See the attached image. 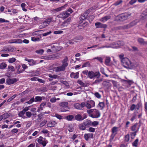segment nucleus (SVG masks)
<instances>
[{"label":"nucleus","mask_w":147,"mask_h":147,"mask_svg":"<svg viewBox=\"0 0 147 147\" xmlns=\"http://www.w3.org/2000/svg\"><path fill=\"white\" fill-rule=\"evenodd\" d=\"M12 51L11 49L7 47H4L1 50V52L3 53L8 52Z\"/></svg>","instance_id":"26"},{"label":"nucleus","mask_w":147,"mask_h":147,"mask_svg":"<svg viewBox=\"0 0 147 147\" xmlns=\"http://www.w3.org/2000/svg\"><path fill=\"white\" fill-rule=\"evenodd\" d=\"M99 124V122L98 121H95L93 122L91 121V126L95 127L98 125Z\"/></svg>","instance_id":"29"},{"label":"nucleus","mask_w":147,"mask_h":147,"mask_svg":"<svg viewBox=\"0 0 147 147\" xmlns=\"http://www.w3.org/2000/svg\"><path fill=\"white\" fill-rule=\"evenodd\" d=\"M94 16L93 15H91L89 16L88 17V19L89 22H90L92 21L94 19Z\"/></svg>","instance_id":"33"},{"label":"nucleus","mask_w":147,"mask_h":147,"mask_svg":"<svg viewBox=\"0 0 147 147\" xmlns=\"http://www.w3.org/2000/svg\"><path fill=\"white\" fill-rule=\"evenodd\" d=\"M36 52L37 54L42 55L44 52V50L42 49H39L36 51Z\"/></svg>","instance_id":"40"},{"label":"nucleus","mask_w":147,"mask_h":147,"mask_svg":"<svg viewBox=\"0 0 147 147\" xmlns=\"http://www.w3.org/2000/svg\"><path fill=\"white\" fill-rule=\"evenodd\" d=\"M142 16L143 18H146L147 17V11H143L142 14Z\"/></svg>","instance_id":"45"},{"label":"nucleus","mask_w":147,"mask_h":147,"mask_svg":"<svg viewBox=\"0 0 147 147\" xmlns=\"http://www.w3.org/2000/svg\"><path fill=\"white\" fill-rule=\"evenodd\" d=\"M9 21L7 20H5L4 19L2 18H0V23H2L3 22H8Z\"/></svg>","instance_id":"55"},{"label":"nucleus","mask_w":147,"mask_h":147,"mask_svg":"<svg viewBox=\"0 0 147 147\" xmlns=\"http://www.w3.org/2000/svg\"><path fill=\"white\" fill-rule=\"evenodd\" d=\"M137 24V22L136 21H134L130 23L123 25L122 26H119L116 27L115 30H125L129 29Z\"/></svg>","instance_id":"4"},{"label":"nucleus","mask_w":147,"mask_h":147,"mask_svg":"<svg viewBox=\"0 0 147 147\" xmlns=\"http://www.w3.org/2000/svg\"><path fill=\"white\" fill-rule=\"evenodd\" d=\"M52 19V18H51L46 19L43 23V24L44 25H45L46 24H49L51 21Z\"/></svg>","instance_id":"24"},{"label":"nucleus","mask_w":147,"mask_h":147,"mask_svg":"<svg viewBox=\"0 0 147 147\" xmlns=\"http://www.w3.org/2000/svg\"><path fill=\"white\" fill-rule=\"evenodd\" d=\"M47 121L46 120H44L43 121H42L40 124V127H42L44 126L46 123Z\"/></svg>","instance_id":"57"},{"label":"nucleus","mask_w":147,"mask_h":147,"mask_svg":"<svg viewBox=\"0 0 147 147\" xmlns=\"http://www.w3.org/2000/svg\"><path fill=\"white\" fill-rule=\"evenodd\" d=\"M91 9H89L86 11L81 16L80 18L81 20H83L85 19L87 16L88 15L89 13L91 11Z\"/></svg>","instance_id":"10"},{"label":"nucleus","mask_w":147,"mask_h":147,"mask_svg":"<svg viewBox=\"0 0 147 147\" xmlns=\"http://www.w3.org/2000/svg\"><path fill=\"white\" fill-rule=\"evenodd\" d=\"M70 15V13L67 12V11H63L59 14L57 17L59 18H62L63 19H64Z\"/></svg>","instance_id":"7"},{"label":"nucleus","mask_w":147,"mask_h":147,"mask_svg":"<svg viewBox=\"0 0 147 147\" xmlns=\"http://www.w3.org/2000/svg\"><path fill=\"white\" fill-rule=\"evenodd\" d=\"M72 21V19L71 18H69L66 20H64L62 22L61 25V27L63 28L67 27Z\"/></svg>","instance_id":"6"},{"label":"nucleus","mask_w":147,"mask_h":147,"mask_svg":"<svg viewBox=\"0 0 147 147\" xmlns=\"http://www.w3.org/2000/svg\"><path fill=\"white\" fill-rule=\"evenodd\" d=\"M42 97H40V96H36L35 99L36 100V101H41L42 100Z\"/></svg>","instance_id":"47"},{"label":"nucleus","mask_w":147,"mask_h":147,"mask_svg":"<svg viewBox=\"0 0 147 147\" xmlns=\"http://www.w3.org/2000/svg\"><path fill=\"white\" fill-rule=\"evenodd\" d=\"M100 74L99 72H95V77L96 78H99L100 76Z\"/></svg>","instance_id":"48"},{"label":"nucleus","mask_w":147,"mask_h":147,"mask_svg":"<svg viewBox=\"0 0 147 147\" xmlns=\"http://www.w3.org/2000/svg\"><path fill=\"white\" fill-rule=\"evenodd\" d=\"M93 71H90L88 72V76L91 79L93 78Z\"/></svg>","instance_id":"39"},{"label":"nucleus","mask_w":147,"mask_h":147,"mask_svg":"<svg viewBox=\"0 0 147 147\" xmlns=\"http://www.w3.org/2000/svg\"><path fill=\"white\" fill-rule=\"evenodd\" d=\"M138 139H136L132 143L133 146L135 147H137L138 145Z\"/></svg>","instance_id":"36"},{"label":"nucleus","mask_w":147,"mask_h":147,"mask_svg":"<svg viewBox=\"0 0 147 147\" xmlns=\"http://www.w3.org/2000/svg\"><path fill=\"white\" fill-rule=\"evenodd\" d=\"M7 114H4L0 116V121L3 118L6 119L7 118Z\"/></svg>","instance_id":"37"},{"label":"nucleus","mask_w":147,"mask_h":147,"mask_svg":"<svg viewBox=\"0 0 147 147\" xmlns=\"http://www.w3.org/2000/svg\"><path fill=\"white\" fill-rule=\"evenodd\" d=\"M5 78H3L0 80V84H4L5 82Z\"/></svg>","instance_id":"64"},{"label":"nucleus","mask_w":147,"mask_h":147,"mask_svg":"<svg viewBox=\"0 0 147 147\" xmlns=\"http://www.w3.org/2000/svg\"><path fill=\"white\" fill-rule=\"evenodd\" d=\"M129 135L128 134L126 135L125 137V140L126 142H128L129 141Z\"/></svg>","instance_id":"54"},{"label":"nucleus","mask_w":147,"mask_h":147,"mask_svg":"<svg viewBox=\"0 0 147 147\" xmlns=\"http://www.w3.org/2000/svg\"><path fill=\"white\" fill-rule=\"evenodd\" d=\"M137 131H134V132H131L130 133V134L131 136V138L132 139L134 138L135 136L136 135V133Z\"/></svg>","instance_id":"41"},{"label":"nucleus","mask_w":147,"mask_h":147,"mask_svg":"<svg viewBox=\"0 0 147 147\" xmlns=\"http://www.w3.org/2000/svg\"><path fill=\"white\" fill-rule=\"evenodd\" d=\"M7 66L6 64L5 63H1L0 65V68L1 69H4Z\"/></svg>","instance_id":"35"},{"label":"nucleus","mask_w":147,"mask_h":147,"mask_svg":"<svg viewBox=\"0 0 147 147\" xmlns=\"http://www.w3.org/2000/svg\"><path fill=\"white\" fill-rule=\"evenodd\" d=\"M16 61V59L15 58L13 57L9 59L8 60V62L10 63H13L15 62Z\"/></svg>","instance_id":"38"},{"label":"nucleus","mask_w":147,"mask_h":147,"mask_svg":"<svg viewBox=\"0 0 147 147\" xmlns=\"http://www.w3.org/2000/svg\"><path fill=\"white\" fill-rule=\"evenodd\" d=\"M90 65V63L89 62H87L86 63H84L82 65V67H89Z\"/></svg>","instance_id":"51"},{"label":"nucleus","mask_w":147,"mask_h":147,"mask_svg":"<svg viewBox=\"0 0 147 147\" xmlns=\"http://www.w3.org/2000/svg\"><path fill=\"white\" fill-rule=\"evenodd\" d=\"M137 113H138V112H135L134 113V116H133V117H132V118L130 119V120L131 121H133L136 118V115H137Z\"/></svg>","instance_id":"53"},{"label":"nucleus","mask_w":147,"mask_h":147,"mask_svg":"<svg viewBox=\"0 0 147 147\" xmlns=\"http://www.w3.org/2000/svg\"><path fill=\"white\" fill-rule=\"evenodd\" d=\"M110 61V58L109 57H106L105 60V63L106 65H109Z\"/></svg>","instance_id":"30"},{"label":"nucleus","mask_w":147,"mask_h":147,"mask_svg":"<svg viewBox=\"0 0 147 147\" xmlns=\"http://www.w3.org/2000/svg\"><path fill=\"white\" fill-rule=\"evenodd\" d=\"M121 63L122 65L127 69H132L135 68L134 64L127 58H124L122 59Z\"/></svg>","instance_id":"1"},{"label":"nucleus","mask_w":147,"mask_h":147,"mask_svg":"<svg viewBox=\"0 0 147 147\" xmlns=\"http://www.w3.org/2000/svg\"><path fill=\"white\" fill-rule=\"evenodd\" d=\"M98 105L101 109H102L105 107V104L103 102H100Z\"/></svg>","instance_id":"42"},{"label":"nucleus","mask_w":147,"mask_h":147,"mask_svg":"<svg viewBox=\"0 0 147 147\" xmlns=\"http://www.w3.org/2000/svg\"><path fill=\"white\" fill-rule=\"evenodd\" d=\"M95 25L96 28H105L107 27L106 25L102 24L99 22L96 23Z\"/></svg>","instance_id":"14"},{"label":"nucleus","mask_w":147,"mask_h":147,"mask_svg":"<svg viewBox=\"0 0 147 147\" xmlns=\"http://www.w3.org/2000/svg\"><path fill=\"white\" fill-rule=\"evenodd\" d=\"M68 102H62L60 104V105L62 107L68 108Z\"/></svg>","instance_id":"21"},{"label":"nucleus","mask_w":147,"mask_h":147,"mask_svg":"<svg viewBox=\"0 0 147 147\" xmlns=\"http://www.w3.org/2000/svg\"><path fill=\"white\" fill-rule=\"evenodd\" d=\"M64 6H62L61 7L58 8H57L53 10L52 11L53 12H58L61 10L62 8H64Z\"/></svg>","instance_id":"32"},{"label":"nucleus","mask_w":147,"mask_h":147,"mask_svg":"<svg viewBox=\"0 0 147 147\" xmlns=\"http://www.w3.org/2000/svg\"><path fill=\"white\" fill-rule=\"evenodd\" d=\"M88 23L87 22H86L83 23L82 24H81L79 26V28L80 29H82V28H84L86 26H88Z\"/></svg>","instance_id":"25"},{"label":"nucleus","mask_w":147,"mask_h":147,"mask_svg":"<svg viewBox=\"0 0 147 147\" xmlns=\"http://www.w3.org/2000/svg\"><path fill=\"white\" fill-rule=\"evenodd\" d=\"M74 40H73V39L69 40L68 42H67L66 43V45H67L68 44H74Z\"/></svg>","instance_id":"60"},{"label":"nucleus","mask_w":147,"mask_h":147,"mask_svg":"<svg viewBox=\"0 0 147 147\" xmlns=\"http://www.w3.org/2000/svg\"><path fill=\"white\" fill-rule=\"evenodd\" d=\"M55 117H56L57 119L59 120H61L63 118L62 116L60 115L57 114H55Z\"/></svg>","instance_id":"43"},{"label":"nucleus","mask_w":147,"mask_h":147,"mask_svg":"<svg viewBox=\"0 0 147 147\" xmlns=\"http://www.w3.org/2000/svg\"><path fill=\"white\" fill-rule=\"evenodd\" d=\"M77 83L80 85L82 86H84V83L81 80H78L77 81Z\"/></svg>","instance_id":"56"},{"label":"nucleus","mask_w":147,"mask_h":147,"mask_svg":"<svg viewBox=\"0 0 147 147\" xmlns=\"http://www.w3.org/2000/svg\"><path fill=\"white\" fill-rule=\"evenodd\" d=\"M11 41H12V42H11V43H22L23 42L22 40L20 39H14L11 40Z\"/></svg>","instance_id":"23"},{"label":"nucleus","mask_w":147,"mask_h":147,"mask_svg":"<svg viewBox=\"0 0 147 147\" xmlns=\"http://www.w3.org/2000/svg\"><path fill=\"white\" fill-rule=\"evenodd\" d=\"M87 112L89 114V116L92 118H98L100 116V113L99 111L95 109L87 110Z\"/></svg>","instance_id":"3"},{"label":"nucleus","mask_w":147,"mask_h":147,"mask_svg":"<svg viewBox=\"0 0 147 147\" xmlns=\"http://www.w3.org/2000/svg\"><path fill=\"white\" fill-rule=\"evenodd\" d=\"M32 113L28 111L26 113V115L28 117H30L32 115Z\"/></svg>","instance_id":"58"},{"label":"nucleus","mask_w":147,"mask_h":147,"mask_svg":"<svg viewBox=\"0 0 147 147\" xmlns=\"http://www.w3.org/2000/svg\"><path fill=\"white\" fill-rule=\"evenodd\" d=\"M91 121L88 119L85 120L83 122L84 125L86 127H89L91 125Z\"/></svg>","instance_id":"17"},{"label":"nucleus","mask_w":147,"mask_h":147,"mask_svg":"<svg viewBox=\"0 0 147 147\" xmlns=\"http://www.w3.org/2000/svg\"><path fill=\"white\" fill-rule=\"evenodd\" d=\"M131 15V13H125L121 14L117 16V20L119 21H123L128 19Z\"/></svg>","instance_id":"5"},{"label":"nucleus","mask_w":147,"mask_h":147,"mask_svg":"<svg viewBox=\"0 0 147 147\" xmlns=\"http://www.w3.org/2000/svg\"><path fill=\"white\" fill-rule=\"evenodd\" d=\"M83 39V36H79L75 37L74 38L73 40L75 42H78L79 41L82 40Z\"/></svg>","instance_id":"16"},{"label":"nucleus","mask_w":147,"mask_h":147,"mask_svg":"<svg viewBox=\"0 0 147 147\" xmlns=\"http://www.w3.org/2000/svg\"><path fill=\"white\" fill-rule=\"evenodd\" d=\"M18 131V130L16 129H14L11 131L12 133L13 134L17 133Z\"/></svg>","instance_id":"61"},{"label":"nucleus","mask_w":147,"mask_h":147,"mask_svg":"<svg viewBox=\"0 0 147 147\" xmlns=\"http://www.w3.org/2000/svg\"><path fill=\"white\" fill-rule=\"evenodd\" d=\"M102 81V79L100 78L96 80L93 83L94 84H97L100 83Z\"/></svg>","instance_id":"34"},{"label":"nucleus","mask_w":147,"mask_h":147,"mask_svg":"<svg viewBox=\"0 0 147 147\" xmlns=\"http://www.w3.org/2000/svg\"><path fill=\"white\" fill-rule=\"evenodd\" d=\"M63 32V31L62 30H56V31H55L54 32V33L55 34H62Z\"/></svg>","instance_id":"52"},{"label":"nucleus","mask_w":147,"mask_h":147,"mask_svg":"<svg viewBox=\"0 0 147 147\" xmlns=\"http://www.w3.org/2000/svg\"><path fill=\"white\" fill-rule=\"evenodd\" d=\"M46 103L45 102L42 103L40 106V108L41 110L42 109V108L46 105Z\"/></svg>","instance_id":"63"},{"label":"nucleus","mask_w":147,"mask_h":147,"mask_svg":"<svg viewBox=\"0 0 147 147\" xmlns=\"http://www.w3.org/2000/svg\"><path fill=\"white\" fill-rule=\"evenodd\" d=\"M57 124L55 121H51L47 122V125L48 127H54Z\"/></svg>","instance_id":"13"},{"label":"nucleus","mask_w":147,"mask_h":147,"mask_svg":"<svg viewBox=\"0 0 147 147\" xmlns=\"http://www.w3.org/2000/svg\"><path fill=\"white\" fill-rule=\"evenodd\" d=\"M68 60V58L66 56L65 57L64 59L61 61L62 65L60 66L57 67H55L54 69L56 71L59 72L64 71L68 65V64L67 62Z\"/></svg>","instance_id":"2"},{"label":"nucleus","mask_w":147,"mask_h":147,"mask_svg":"<svg viewBox=\"0 0 147 147\" xmlns=\"http://www.w3.org/2000/svg\"><path fill=\"white\" fill-rule=\"evenodd\" d=\"M95 105L94 102H92V103L91 104L89 103H87L86 105V107L88 109H90L92 107H93Z\"/></svg>","instance_id":"28"},{"label":"nucleus","mask_w":147,"mask_h":147,"mask_svg":"<svg viewBox=\"0 0 147 147\" xmlns=\"http://www.w3.org/2000/svg\"><path fill=\"white\" fill-rule=\"evenodd\" d=\"M111 17V16H106L102 18L101 19V21L103 22H105L106 21H107L108 20L110 19Z\"/></svg>","instance_id":"22"},{"label":"nucleus","mask_w":147,"mask_h":147,"mask_svg":"<svg viewBox=\"0 0 147 147\" xmlns=\"http://www.w3.org/2000/svg\"><path fill=\"white\" fill-rule=\"evenodd\" d=\"M95 129L92 127H90L88 129V131L89 132H94L95 131Z\"/></svg>","instance_id":"49"},{"label":"nucleus","mask_w":147,"mask_h":147,"mask_svg":"<svg viewBox=\"0 0 147 147\" xmlns=\"http://www.w3.org/2000/svg\"><path fill=\"white\" fill-rule=\"evenodd\" d=\"M17 81V80L15 78L13 79L7 78L6 80V82L8 85H10L13 84Z\"/></svg>","instance_id":"12"},{"label":"nucleus","mask_w":147,"mask_h":147,"mask_svg":"<svg viewBox=\"0 0 147 147\" xmlns=\"http://www.w3.org/2000/svg\"><path fill=\"white\" fill-rule=\"evenodd\" d=\"M138 42L141 44L144 45L145 44H147V42H145L144 41V40L142 38H139L138 39Z\"/></svg>","instance_id":"27"},{"label":"nucleus","mask_w":147,"mask_h":147,"mask_svg":"<svg viewBox=\"0 0 147 147\" xmlns=\"http://www.w3.org/2000/svg\"><path fill=\"white\" fill-rule=\"evenodd\" d=\"M50 60H53L58 59L59 58V54H55L50 55Z\"/></svg>","instance_id":"15"},{"label":"nucleus","mask_w":147,"mask_h":147,"mask_svg":"<svg viewBox=\"0 0 147 147\" xmlns=\"http://www.w3.org/2000/svg\"><path fill=\"white\" fill-rule=\"evenodd\" d=\"M137 126L138 124L137 123L134 124L131 127V130L134 131H137V132L139 129V127H137Z\"/></svg>","instance_id":"18"},{"label":"nucleus","mask_w":147,"mask_h":147,"mask_svg":"<svg viewBox=\"0 0 147 147\" xmlns=\"http://www.w3.org/2000/svg\"><path fill=\"white\" fill-rule=\"evenodd\" d=\"M122 2V0H120L119 1H117L116 2H115V3H114V5H116V6H117V5H119L120 4H121Z\"/></svg>","instance_id":"62"},{"label":"nucleus","mask_w":147,"mask_h":147,"mask_svg":"<svg viewBox=\"0 0 147 147\" xmlns=\"http://www.w3.org/2000/svg\"><path fill=\"white\" fill-rule=\"evenodd\" d=\"M74 118V116L72 115H69L63 117V119H66L68 121H71Z\"/></svg>","instance_id":"19"},{"label":"nucleus","mask_w":147,"mask_h":147,"mask_svg":"<svg viewBox=\"0 0 147 147\" xmlns=\"http://www.w3.org/2000/svg\"><path fill=\"white\" fill-rule=\"evenodd\" d=\"M118 127H113L112 129V134L111 135V138L113 140L114 137L115 135L117 134L118 131Z\"/></svg>","instance_id":"9"},{"label":"nucleus","mask_w":147,"mask_h":147,"mask_svg":"<svg viewBox=\"0 0 147 147\" xmlns=\"http://www.w3.org/2000/svg\"><path fill=\"white\" fill-rule=\"evenodd\" d=\"M37 141L39 143L42 145L44 147L46 146L47 143V140L45 138H43L41 136L39 137V138L38 139Z\"/></svg>","instance_id":"8"},{"label":"nucleus","mask_w":147,"mask_h":147,"mask_svg":"<svg viewBox=\"0 0 147 147\" xmlns=\"http://www.w3.org/2000/svg\"><path fill=\"white\" fill-rule=\"evenodd\" d=\"M75 119L77 121H82L83 119L81 115L80 114H77L75 116Z\"/></svg>","instance_id":"20"},{"label":"nucleus","mask_w":147,"mask_h":147,"mask_svg":"<svg viewBox=\"0 0 147 147\" xmlns=\"http://www.w3.org/2000/svg\"><path fill=\"white\" fill-rule=\"evenodd\" d=\"M36 63L35 61H34L33 59H32L31 61V62H30V63H29V65L30 66H32L36 65Z\"/></svg>","instance_id":"46"},{"label":"nucleus","mask_w":147,"mask_h":147,"mask_svg":"<svg viewBox=\"0 0 147 147\" xmlns=\"http://www.w3.org/2000/svg\"><path fill=\"white\" fill-rule=\"evenodd\" d=\"M95 96L98 98H100L101 97L100 95L98 92H96L94 94Z\"/></svg>","instance_id":"59"},{"label":"nucleus","mask_w":147,"mask_h":147,"mask_svg":"<svg viewBox=\"0 0 147 147\" xmlns=\"http://www.w3.org/2000/svg\"><path fill=\"white\" fill-rule=\"evenodd\" d=\"M86 127L83 123L79 125V128L80 129L84 130L86 129Z\"/></svg>","instance_id":"31"},{"label":"nucleus","mask_w":147,"mask_h":147,"mask_svg":"<svg viewBox=\"0 0 147 147\" xmlns=\"http://www.w3.org/2000/svg\"><path fill=\"white\" fill-rule=\"evenodd\" d=\"M97 59L101 63L103 62V59H102L101 57H95V58L93 59Z\"/></svg>","instance_id":"50"},{"label":"nucleus","mask_w":147,"mask_h":147,"mask_svg":"<svg viewBox=\"0 0 147 147\" xmlns=\"http://www.w3.org/2000/svg\"><path fill=\"white\" fill-rule=\"evenodd\" d=\"M85 104L84 102H82L81 104L77 103L74 104V106L76 109L82 110V108L85 106Z\"/></svg>","instance_id":"11"},{"label":"nucleus","mask_w":147,"mask_h":147,"mask_svg":"<svg viewBox=\"0 0 147 147\" xmlns=\"http://www.w3.org/2000/svg\"><path fill=\"white\" fill-rule=\"evenodd\" d=\"M31 40L33 41H39L40 40V39L39 38H36L34 37H31Z\"/></svg>","instance_id":"44"}]
</instances>
